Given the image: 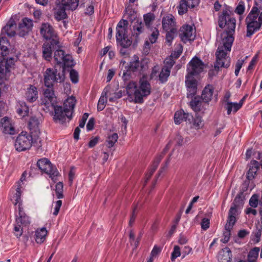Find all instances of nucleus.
I'll return each mask as SVG.
<instances>
[{"label":"nucleus","instance_id":"c03bdc74","mask_svg":"<svg viewBox=\"0 0 262 262\" xmlns=\"http://www.w3.org/2000/svg\"><path fill=\"white\" fill-rule=\"evenodd\" d=\"M110 89L111 88L110 86H106L104 88L102 93L101 96L99 98L98 103L103 104L104 105H106L107 95L110 93Z\"/></svg>","mask_w":262,"mask_h":262},{"label":"nucleus","instance_id":"e2e57ef3","mask_svg":"<svg viewBox=\"0 0 262 262\" xmlns=\"http://www.w3.org/2000/svg\"><path fill=\"white\" fill-rule=\"evenodd\" d=\"M201 225V228L203 230H205V231L207 229H208L209 228L210 220L206 218V217L203 218L202 220Z\"/></svg>","mask_w":262,"mask_h":262},{"label":"nucleus","instance_id":"338daca9","mask_svg":"<svg viewBox=\"0 0 262 262\" xmlns=\"http://www.w3.org/2000/svg\"><path fill=\"white\" fill-rule=\"evenodd\" d=\"M62 205V201L58 200L55 202V205L54 207V210L53 212V214L54 215H57L59 213L60 208Z\"/></svg>","mask_w":262,"mask_h":262},{"label":"nucleus","instance_id":"6e6d98bb","mask_svg":"<svg viewBox=\"0 0 262 262\" xmlns=\"http://www.w3.org/2000/svg\"><path fill=\"white\" fill-rule=\"evenodd\" d=\"M258 204V195L257 194H253L249 200V205L253 208L257 207Z\"/></svg>","mask_w":262,"mask_h":262},{"label":"nucleus","instance_id":"b1692460","mask_svg":"<svg viewBox=\"0 0 262 262\" xmlns=\"http://www.w3.org/2000/svg\"><path fill=\"white\" fill-rule=\"evenodd\" d=\"M76 100L73 96L68 97L63 102V107L66 112L73 116Z\"/></svg>","mask_w":262,"mask_h":262},{"label":"nucleus","instance_id":"c756f323","mask_svg":"<svg viewBox=\"0 0 262 262\" xmlns=\"http://www.w3.org/2000/svg\"><path fill=\"white\" fill-rule=\"evenodd\" d=\"M48 234V231L46 228L37 229L35 232L34 238L36 243L41 244L43 243L46 239Z\"/></svg>","mask_w":262,"mask_h":262},{"label":"nucleus","instance_id":"1a4fd4ad","mask_svg":"<svg viewBox=\"0 0 262 262\" xmlns=\"http://www.w3.org/2000/svg\"><path fill=\"white\" fill-rule=\"evenodd\" d=\"M151 86L150 83L146 80H141L139 88L135 92V102L142 103L143 98L150 94Z\"/></svg>","mask_w":262,"mask_h":262},{"label":"nucleus","instance_id":"7c9ffc66","mask_svg":"<svg viewBox=\"0 0 262 262\" xmlns=\"http://www.w3.org/2000/svg\"><path fill=\"white\" fill-rule=\"evenodd\" d=\"M15 29L16 24L13 23H9L2 29L1 34H3L4 35L7 34L10 37L14 36L16 34Z\"/></svg>","mask_w":262,"mask_h":262},{"label":"nucleus","instance_id":"f3484780","mask_svg":"<svg viewBox=\"0 0 262 262\" xmlns=\"http://www.w3.org/2000/svg\"><path fill=\"white\" fill-rule=\"evenodd\" d=\"M140 67V61L139 59H136L130 61L129 64L126 66L123 71L122 78L124 80H127L132 75V73L137 71Z\"/></svg>","mask_w":262,"mask_h":262},{"label":"nucleus","instance_id":"7ed1b4c3","mask_svg":"<svg viewBox=\"0 0 262 262\" xmlns=\"http://www.w3.org/2000/svg\"><path fill=\"white\" fill-rule=\"evenodd\" d=\"M62 71L61 73H57L56 69L47 68L43 73V81L47 88L53 87L56 82L61 83L64 80V75Z\"/></svg>","mask_w":262,"mask_h":262},{"label":"nucleus","instance_id":"6ab92c4d","mask_svg":"<svg viewBox=\"0 0 262 262\" xmlns=\"http://www.w3.org/2000/svg\"><path fill=\"white\" fill-rule=\"evenodd\" d=\"M18 208V214L16 215V222L17 224H19L21 225L27 226L30 223V219L27 216L23 210L22 204H17L16 206Z\"/></svg>","mask_w":262,"mask_h":262},{"label":"nucleus","instance_id":"412c9836","mask_svg":"<svg viewBox=\"0 0 262 262\" xmlns=\"http://www.w3.org/2000/svg\"><path fill=\"white\" fill-rule=\"evenodd\" d=\"M54 46L59 47V45H56L52 41L50 42H45L42 45V56L43 57L48 61H50L52 59V50Z\"/></svg>","mask_w":262,"mask_h":262},{"label":"nucleus","instance_id":"09e8293b","mask_svg":"<svg viewBox=\"0 0 262 262\" xmlns=\"http://www.w3.org/2000/svg\"><path fill=\"white\" fill-rule=\"evenodd\" d=\"M63 183L59 182L57 183L55 186V191L57 198L61 199L63 197Z\"/></svg>","mask_w":262,"mask_h":262},{"label":"nucleus","instance_id":"864d4df0","mask_svg":"<svg viewBox=\"0 0 262 262\" xmlns=\"http://www.w3.org/2000/svg\"><path fill=\"white\" fill-rule=\"evenodd\" d=\"M70 78L73 83H77L79 80L78 72L75 70H71L70 71Z\"/></svg>","mask_w":262,"mask_h":262},{"label":"nucleus","instance_id":"a19ab883","mask_svg":"<svg viewBox=\"0 0 262 262\" xmlns=\"http://www.w3.org/2000/svg\"><path fill=\"white\" fill-rule=\"evenodd\" d=\"M10 44L7 38L5 35L1 34L0 35V48L2 51L6 52L8 50Z\"/></svg>","mask_w":262,"mask_h":262},{"label":"nucleus","instance_id":"4c0bfd02","mask_svg":"<svg viewBox=\"0 0 262 262\" xmlns=\"http://www.w3.org/2000/svg\"><path fill=\"white\" fill-rule=\"evenodd\" d=\"M202 102L199 97H194L190 102L191 108L195 112L201 111Z\"/></svg>","mask_w":262,"mask_h":262},{"label":"nucleus","instance_id":"bb28decb","mask_svg":"<svg viewBox=\"0 0 262 262\" xmlns=\"http://www.w3.org/2000/svg\"><path fill=\"white\" fill-rule=\"evenodd\" d=\"M159 35V31L157 29L155 28L152 31L151 34L149 37V40H146L144 43V52L148 53L150 47V44L155 43Z\"/></svg>","mask_w":262,"mask_h":262},{"label":"nucleus","instance_id":"c9c22d12","mask_svg":"<svg viewBox=\"0 0 262 262\" xmlns=\"http://www.w3.org/2000/svg\"><path fill=\"white\" fill-rule=\"evenodd\" d=\"M243 99H242L239 103H232L230 102H228L227 104V114L230 115L233 109V111L234 112H236L238 110H239L243 105Z\"/></svg>","mask_w":262,"mask_h":262},{"label":"nucleus","instance_id":"8fccbe9b","mask_svg":"<svg viewBox=\"0 0 262 262\" xmlns=\"http://www.w3.org/2000/svg\"><path fill=\"white\" fill-rule=\"evenodd\" d=\"M39 122L36 117H32L29 121V126L30 129H35L38 127Z\"/></svg>","mask_w":262,"mask_h":262},{"label":"nucleus","instance_id":"f704fd0d","mask_svg":"<svg viewBox=\"0 0 262 262\" xmlns=\"http://www.w3.org/2000/svg\"><path fill=\"white\" fill-rule=\"evenodd\" d=\"M134 35L138 37L139 35L143 33L144 30V26L141 20L137 19L133 25Z\"/></svg>","mask_w":262,"mask_h":262},{"label":"nucleus","instance_id":"0eeeda50","mask_svg":"<svg viewBox=\"0 0 262 262\" xmlns=\"http://www.w3.org/2000/svg\"><path fill=\"white\" fill-rule=\"evenodd\" d=\"M54 58L58 64L62 66L63 72H64L66 68H72L74 66V62L72 56L70 54H65L62 50L57 49L55 51Z\"/></svg>","mask_w":262,"mask_h":262},{"label":"nucleus","instance_id":"ddd939ff","mask_svg":"<svg viewBox=\"0 0 262 262\" xmlns=\"http://www.w3.org/2000/svg\"><path fill=\"white\" fill-rule=\"evenodd\" d=\"M246 23L247 24V37H250L254 33L258 31L262 25V12L259 13L258 20L252 19L251 20H247V17L246 18Z\"/></svg>","mask_w":262,"mask_h":262},{"label":"nucleus","instance_id":"f257e3e1","mask_svg":"<svg viewBox=\"0 0 262 262\" xmlns=\"http://www.w3.org/2000/svg\"><path fill=\"white\" fill-rule=\"evenodd\" d=\"M219 26L225 30L217 38L218 43L216 52V62L214 68L217 71L220 68H228L230 66V58L227 54L230 52L234 41L236 19L232 12L228 9L223 10L219 17Z\"/></svg>","mask_w":262,"mask_h":262},{"label":"nucleus","instance_id":"4468645a","mask_svg":"<svg viewBox=\"0 0 262 262\" xmlns=\"http://www.w3.org/2000/svg\"><path fill=\"white\" fill-rule=\"evenodd\" d=\"M180 36L184 43L193 41L195 36L193 27L188 25L183 26L180 29Z\"/></svg>","mask_w":262,"mask_h":262},{"label":"nucleus","instance_id":"0e129e2a","mask_svg":"<svg viewBox=\"0 0 262 262\" xmlns=\"http://www.w3.org/2000/svg\"><path fill=\"white\" fill-rule=\"evenodd\" d=\"M245 11V6L243 3L239 2L238 5L237 6L235 12L238 14L241 15Z\"/></svg>","mask_w":262,"mask_h":262},{"label":"nucleus","instance_id":"aec40b11","mask_svg":"<svg viewBox=\"0 0 262 262\" xmlns=\"http://www.w3.org/2000/svg\"><path fill=\"white\" fill-rule=\"evenodd\" d=\"M0 128L2 132L6 134L14 135L15 130L12 125L10 120L7 117H4L1 121Z\"/></svg>","mask_w":262,"mask_h":262},{"label":"nucleus","instance_id":"3c124183","mask_svg":"<svg viewBox=\"0 0 262 262\" xmlns=\"http://www.w3.org/2000/svg\"><path fill=\"white\" fill-rule=\"evenodd\" d=\"M21 26H23L24 28L26 29H29L30 30H32L33 27V22L31 19L28 18H24L23 19L21 23L19 24Z\"/></svg>","mask_w":262,"mask_h":262},{"label":"nucleus","instance_id":"2f4dec72","mask_svg":"<svg viewBox=\"0 0 262 262\" xmlns=\"http://www.w3.org/2000/svg\"><path fill=\"white\" fill-rule=\"evenodd\" d=\"M67 9L63 5L57 6L55 9L54 17L57 20H61L66 18V10Z\"/></svg>","mask_w":262,"mask_h":262},{"label":"nucleus","instance_id":"dca6fc26","mask_svg":"<svg viewBox=\"0 0 262 262\" xmlns=\"http://www.w3.org/2000/svg\"><path fill=\"white\" fill-rule=\"evenodd\" d=\"M185 84L187 90V97H192L197 92V81L193 77L185 76Z\"/></svg>","mask_w":262,"mask_h":262},{"label":"nucleus","instance_id":"72a5a7b5","mask_svg":"<svg viewBox=\"0 0 262 262\" xmlns=\"http://www.w3.org/2000/svg\"><path fill=\"white\" fill-rule=\"evenodd\" d=\"M79 3H81V0H62V5L67 9L74 10L78 6Z\"/></svg>","mask_w":262,"mask_h":262},{"label":"nucleus","instance_id":"603ef678","mask_svg":"<svg viewBox=\"0 0 262 262\" xmlns=\"http://www.w3.org/2000/svg\"><path fill=\"white\" fill-rule=\"evenodd\" d=\"M235 222H236L235 216L228 215L227 223L225 225V229H232Z\"/></svg>","mask_w":262,"mask_h":262},{"label":"nucleus","instance_id":"de8ad7c7","mask_svg":"<svg viewBox=\"0 0 262 262\" xmlns=\"http://www.w3.org/2000/svg\"><path fill=\"white\" fill-rule=\"evenodd\" d=\"M144 20L145 24V25L147 27L149 28L151 23L155 19V15L153 13H148L144 15Z\"/></svg>","mask_w":262,"mask_h":262},{"label":"nucleus","instance_id":"6e6552de","mask_svg":"<svg viewBox=\"0 0 262 262\" xmlns=\"http://www.w3.org/2000/svg\"><path fill=\"white\" fill-rule=\"evenodd\" d=\"M205 67L204 63L198 57L194 56L187 64V76L193 77L202 72Z\"/></svg>","mask_w":262,"mask_h":262},{"label":"nucleus","instance_id":"a18cd8bd","mask_svg":"<svg viewBox=\"0 0 262 262\" xmlns=\"http://www.w3.org/2000/svg\"><path fill=\"white\" fill-rule=\"evenodd\" d=\"M118 136L117 133H113L109 135L106 140L107 146L108 148L114 146L115 143L117 141Z\"/></svg>","mask_w":262,"mask_h":262},{"label":"nucleus","instance_id":"5701e85b","mask_svg":"<svg viewBox=\"0 0 262 262\" xmlns=\"http://www.w3.org/2000/svg\"><path fill=\"white\" fill-rule=\"evenodd\" d=\"M214 88L211 84L207 85L204 89L201 98L206 103H208L213 98Z\"/></svg>","mask_w":262,"mask_h":262},{"label":"nucleus","instance_id":"423d86ee","mask_svg":"<svg viewBox=\"0 0 262 262\" xmlns=\"http://www.w3.org/2000/svg\"><path fill=\"white\" fill-rule=\"evenodd\" d=\"M32 143V135L26 132H22L16 138L15 147L18 151H25L31 147Z\"/></svg>","mask_w":262,"mask_h":262},{"label":"nucleus","instance_id":"9b49d317","mask_svg":"<svg viewBox=\"0 0 262 262\" xmlns=\"http://www.w3.org/2000/svg\"><path fill=\"white\" fill-rule=\"evenodd\" d=\"M54 109V114L53 119L56 123L63 124L68 120L70 121L73 116L66 112V110L62 106L56 105L51 108V110Z\"/></svg>","mask_w":262,"mask_h":262},{"label":"nucleus","instance_id":"052dcab7","mask_svg":"<svg viewBox=\"0 0 262 262\" xmlns=\"http://www.w3.org/2000/svg\"><path fill=\"white\" fill-rule=\"evenodd\" d=\"M231 229H225V231L223 233V238L221 240L223 243H227L229 242L230 235Z\"/></svg>","mask_w":262,"mask_h":262},{"label":"nucleus","instance_id":"cd10ccee","mask_svg":"<svg viewBox=\"0 0 262 262\" xmlns=\"http://www.w3.org/2000/svg\"><path fill=\"white\" fill-rule=\"evenodd\" d=\"M249 169L247 173V179L249 180H253L256 174L259 169V163L256 160H252L249 164Z\"/></svg>","mask_w":262,"mask_h":262},{"label":"nucleus","instance_id":"4d7b16f0","mask_svg":"<svg viewBox=\"0 0 262 262\" xmlns=\"http://www.w3.org/2000/svg\"><path fill=\"white\" fill-rule=\"evenodd\" d=\"M259 15V13L257 11L254 10L253 9H251V11L248 15L247 20H251L252 19L258 20V16Z\"/></svg>","mask_w":262,"mask_h":262},{"label":"nucleus","instance_id":"2eb2a0df","mask_svg":"<svg viewBox=\"0 0 262 262\" xmlns=\"http://www.w3.org/2000/svg\"><path fill=\"white\" fill-rule=\"evenodd\" d=\"M24 187V183H21V181H18L15 184V192L13 191L11 195V200L15 206L22 204L20 196Z\"/></svg>","mask_w":262,"mask_h":262},{"label":"nucleus","instance_id":"393cba45","mask_svg":"<svg viewBox=\"0 0 262 262\" xmlns=\"http://www.w3.org/2000/svg\"><path fill=\"white\" fill-rule=\"evenodd\" d=\"M232 255L230 249L226 247L222 249L218 255L219 262H231Z\"/></svg>","mask_w":262,"mask_h":262},{"label":"nucleus","instance_id":"ea45409f","mask_svg":"<svg viewBox=\"0 0 262 262\" xmlns=\"http://www.w3.org/2000/svg\"><path fill=\"white\" fill-rule=\"evenodd\" d=\"M192 118V127L195 129L202 128L204 125L202 118L198 115H196L194 118Z\"/></svg>","mask_w":262,"mask_h":262},{"label":"nucleus","instance_id":"f8f14e48","mask_svg":"<svg viewBox=\"0 0 262 262\" xmlns=\"http://www.w3.org/2000/svg\"><path fill=\"white\" fill-rule=\"evenodd\" d=\"M159 70L160 68L158 66H154L150 74V78L156 80L158 79L160 83H164L167 81L170 71L163 67L160 72H159Z\"/></svg>","mask_w":262,"mask_h":262},{"label":"nucleus","instance_id":"20e7f679","mask_svg":"<svg viewBox=\"0 0 262 262\" xmlns=\"http://www.w3.org/2000/svg\"><path fill=\"white\" fill-rule=\"evenodd\" d=\"M57 98L55 96L53 87L47 88L43 90V96L41 99L40 105L42 109L48 112L51 108L57 105Z\"/></svg>","mask_w":262,"mask_h":262},{"label":"nucleus","instance_id":"4be33fe9","mask_svg":"<svg viewBox=\"0 0 262 262\" xmlns=\"http://www.w3.org/2000/svg\"><path fill=\"white\" fill-rule=\"evenodd\" d=\"M25 98L30 102L35 101L38 98V91L36 87L29 85L26 91Z\"/></svg>","mask_w":262,"mask_h":262},{"label":"nucleus","instance_id":"a878e982","mask_svg":"<svg viewBox=\"0 0 262 262\" xmlns=\"http://www.w3.org/2000/svg\"><path fill=\"white\" fill-rule=\"evenodd\" d=\"M190 118H192L191 114L185 113L183 110H180L175 113L174 120L176 124H180L183 121H186L187 120L189 121Z\"/></svg>","mask_w":262,"mask_h":262},{"label":"nucleus","instance_id":"bf43d9fd","mask_svg":"<svg viewBox=\"0 0 262 262\" xmlns=\"http://www.w3.org/2000/svg\"><path fill=\"white\" fill-rule=\"evenodd\" d=\"M31 30L26 28H24L23 26L19 24L18 28V34L19 36L24 37Z\"/></svg>","mask_w":262,"mask_h":262},{"label":"nucleus","instance_id":"f03ea898","mask_svg":"<svg viewBox=\"0 0 262 262\" xmlns=\"http://www.w3.org/2000/svg\"><path fill=\"white\" fill-rule=\"evenodd\" d=\"M127 26V20L122 19L118 23L116 27V40L117 43L122 47L120 49V53L122 55L127 54L126 49L128 48L132 43V40L126 35Z\"/></svg>","mask_w":262,"mask_h":262},{"label":"nucleus","instance_id":"e433bc0d","mask_svg":"<svg viewBox=\"0 0 262 262\" xmlns=\"http://www.w3.org/2000/svg\"><path fill=\"white\" fill-rule=\"evenodd\" d=\"M178 13L180 15H182L186 13L188 8H191L185 0H180L179 4L177 7Z\"/></svg>","mask_w":262,"mask_h":262},{"label":"nucleus","instance_id":"37998d69","mask_svg":"<svg viewBox=\"0 0 262 262\" xmlns=\"http://www.w3.org/2000/svg\"><path fill=\"white\" fill-rule=\"evenodd\" d=\"M137 89V84L135 82H129L126 87V93L128 96L133 95L135 96V92Z\"/></svg>","mask_w":262,"mask_h":262},{"label":"nucleus","instance_id":"39448f33","mask_svg":"<svg viewBox=\"0 0 262 262\" xmlns=\"http://www.w3.org/2000/svg\"><path fill=\"white\" fill-rule=\"evenodd\" d=\"M39 169L48 174L54 183L58 180V177L59 175L56 167L53 166L50 161L46 158L40 159L37 163Z\"/></svg>","mask_w":262,"mask_h":262},{"label":"nucleus","instance_id":"5fc2aeb1","mask_svg":"<svg viewBox=\"0 0 262 262\" xmlns=\"http://www.w3.org/2000/svg\"><path fill=\"white\" fill-rule=\"evenodd\" d=\"M181 255L180 248L178 246H174L171 255V260L173 261Z\"/></svg>","mask_w":262,"mask_h":262},{"label":"nucleus","instance_id":"a211bd4d","mask_svg":"<svg viewBox=\"0 0 262 262\" xmlns=\"http://www.w3.org/2000/svg\"><path fill=\"white\" fill-rule=\"evenodd\" d=\"M162 28L165 31L177 29L176 27V21L174 17L170 14H168L164 16L162 21Z\"/></svg>","mask_w":262,"mask_h":262},{"label":"nucleus","instance_id":"473e14b6","mask_svg":"<svg viewBox=\"0 0 262 262\" xmlns=\"http://www.w3.org/2000/svg\"><path fill=\"white\" fill-rule=\"evenodd\" d=\"M16 111L20 116L24 117L28 115L29 108L25 102L20 101L18 102L16 106Z\"/></svg>","mask_w":262,"mask_h":262},{"label":"nucleus","instance_id":"58836bf2","mask_svg":"<svg viewBox=\"0 0 262 262\" xmlns=\"http://www.w3.org/2000/svg\"><path fill=\"white\" fill-rule=\"evenodd\" d=\"M259 250L258 247H254L250 250L248 255V261L256 262Z\"/></svg>","mask_w":262,"mask_h":262},{"label":"nucleus","instance_id":"13d9d810","mask_svg":"<svg viewBox=\"0 0 262 262\" xmlns=\"http://www.w3.org/2000/svg\"><path fill=\"white\" fill-rule=\"evenodd\" d=\"M252 9L257 11L259 13L262 12V0H254V4Z\"/></svg>","mask_w":262,"mask_h":262},{"label":"nucleus","instance_id":"680f3d73","mask_svg":"<svg viewBox=\"0 0 262 262\" xmlns=\"http://www.w3.org/2000/svg\"><path fill=\"white\" fill-rule=\"evenodd\" d=\"M14 231V233L15 236L17 238L20 237L23 234V228L21 227V225L19 224H17L16 225H15Z\"/></svg>","mask_w":262,"mask_h":262},{"label":"nucleus","instance_id":"9d476101","mask_svg":"<svg viewBox=\"0 0 262 262\" xmlns=\"http://www.w3.org/2000/svg\"><path fill=\"white\" fill-rule=\"evenodd\" d=\"M40 33L46 40H51L56 45L59 44V38L53 27L48 23H43L40 29Z\"/></svg>","mask_w":262,"mask_h":262},{"label":"nucleus","instance_id":"774afa93","mask_svg":"<svg viewBox=\"0 0 262 262\" xmlns=\"http://www.w3.org/2000/svg\"><path fill=\"white\" fill-rule=\"evenodd\" d=\"M95 124V119L94 118H91L87 124H86V129L90 131L93 129L94 126Z\"/></svg>","mask_w":262,"mask_h":262},{"label":"nucleus","instance_id":"69168bd1","mask_svg":"<svg viewBox=\"0 0 262 262\" xmlns=\"http://www.w3.org/2000/svg\"><path fill=\"white\" fill-rule=\"evenodd\" d=\"M88 117H89L88 113H85L83 115L82 118L79 121V127L83 128L84 126L85 122H86V120L88 119Z\"/></svg>","mask_w":262,"mask_h":262},{"label":"nucleus","instance_id":"c85d7f7f","mask_svg":"<svg viewBox=\"0 0 262 262\" xmlns=\"http://www.w3.org/2000/svg\"><path fill=\"white\" fill-rule=\"evenodd\" d=\"M163 157L161 155H159L157 157L155 160L154 161L151 167L149 170V171L146 174L145 176V180L144 184V186H145L147 183L148 181L150 179V177L152 175L153 173L155 172L156 169L157 168L160 162H161Z\"/></svg>","mask_w":262,"mask_h":262},{"label":"nucleus","instance_id":"79ce46f5","mask_svg":"<svg viewBox=\"0 0 262 262\" xmlns=\"http://www.w3.org/2000/svg\"><path fill=\"white\" fill-rule=\"evenodd\" d=\"M166 42L170 46L172 43L173 39L177 36V29H173L172 30H168L166 31Z\"/></svg>","mask_w":262,"mask_h":262},{"label":"nucleus","instance_id":"49530a36","mask_svg":"<svg viewBox=\"0 0 262 262\" xmlns=\"http://www.w3.org/2000/svg\"><path fill=\"white\" fill-rule=\"evenodd\" d=\"M241 199V196L240 195H237L234 201V204L233 206L231 207L229 211V215H231V216H235L237 214V205L235 204L237 203Z\"/></svg>","mask_w":262,"mask_h":262}]
</instances>
